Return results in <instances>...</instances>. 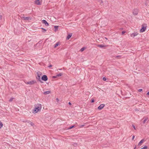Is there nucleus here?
<instances>
[{
    "instance_id": "obj_1",
    "label": "nucleus",
    "mask_w": 149,
    "mask_h": 149,
    "mask_svg": "<svg viewBox=\"0 0 149 149\" xmlns=\"http://www.w3.org/2000/svg\"><path fill=\"white\" fill-rule=\"evenodd\" d=\"M42 106L40 104H36L33 110V112L35 113H37L38 111L41 109Z\"/></svg>"
},
{
    "instance_id": "obj_2",
    "label": "nucleus",
    "mask_w": 149,
    "mask_h": 149,
    "mask_svg": "<svg viewBox=\"0 0 149 149\" xmlns=\"http://www.w3.org/2000/svg\"><path fill=\"white\" fill-rule=\"evenodd\" d=\"M146 27V25L145 24H143L142 26V28L140 30V31L141 32H144Z\"/></svg>"
},
{
    "instance_id": "obj_3",
    "label": "nucleus",
    "mask_w": 149,
    "mask_h": 149,
    "mask_svg": "<svg viewBox=\"0 0 149 149\" xmlns=\"http://www.w3.org/2000/svg\"><path fill=\"white\" fill-rule=\"evenodd\" d=\"M37 77H36L37 79L39 81H41L40 76L42 75V73L40 72H37Z\"/></svg>"
},
{
    "instance_id": "obj_4",
    "label": "nucleus",
    "mask_w": 149,
    "mask_h": 149,
    "mask_svg": "<svg viewBox=\"0 0 149 149\" xmlns=\"http://www.w3.org/2000/svg\"><path fill=\"white\" fill-rule=\"evenodd\" d=\"M36 83V81L35 80H32L31 81L27 82L26 83L27 84L30 85H33L34 84Z\"/></svg>"
},
{
    "instance_id": "obj_5",
    "label": "nucleus",
    "mask_w": 149,
    "mask_h": 149,
    "mask_svg": "<svg viewBox=\"0 0 149 149\" xmlns=\"http://www.w3.org/2000/svg\"><path fill=\"white\" fill-rule=\"evenodd\" d=\"M138 13V10L137 9H135L133 11V14L134 15H137Z\"/></svg>"
},
{
    "instance_id": "obj_6",
    "label": "nucleus",
    "mask_w": 149,
    "mask_h": 149,
    "mask_svg": "<svg viewBox=\"0 0 149 149\" xmlns=\"http://www.w3.org/2000/svg\"><path fill=\"white\" fill-rule=\"evenodd\" d=\"M42 79L44 81H46L47 80V77L46 75H43L42 77Z\"/></svg>"
},
{
    "instance_id": "obj_7",
    "label": "nucleus",
    "mask_w": 149,
    "mask_h": 149,
    "mask_svg": "<svg viewBox=\"0 0 149 149\" xmlns=\"http://www.w3.org/2000/svg\"><path fill=\"white\" fill-rule=\"evenodd\" d=\"M105 105L104 104H102L98 107V109L99 110H101L104 107Z\"/></svg>"
},
{
    "instance_id": "obj_8",
    "label": "nucleus",
    "mask_w": 149,
    "mask_h": 149,
    "mask_svg": "<svg viewBox=\"0 0 149 149\" xmlns=\"http://www.w3.org/2000/svg\"><path fill=\"white\" fill-rule=\"evenodd\" d=\"M35 3L37 5H40L41 3L40 0H36L35 1Z\"/></svg>"
},
{
    "instance_id": "obj_9",
    "label": "nucleus",
    "mask_w": 149,
    "mask_h": 149,
    "mask_svg": "<svg viewBox=\"0 0 149 149\" xmlns=\"http://www.w3.org/2000/svg\"><path fill=\"white\" fill-rule=\"evenodd\" d=\"M62 75V73H60L59 74L56 75V76H53V78H57L61 76Z\"/></svg>"
},
{
    "instance_id": "obj_10",
    "label": "nucleus",
    "mask_w": 149,
    "mask_h": 149,
    "mask_svg": "<svg viewBox=\"0 0 149 149\" xmlns=\"http://www.w3.org/2000/svg\"><path fill=\"white\" fill-rule=\"evenodd\" d=\"M138 34V33L137 32H134L131 35V37H134L135 36H137Z\"/></svg>"
},
{
    "instance_id": "obj_11",
    "label": "nucleus",
    "mask_w": 149,
    "mask_h": 149,
    "mask_svg": "<svg viewBox=\"0 0 149 149\" xmlns=\"http://www.w3.org/2000/svg\"><path fill=\"white\" fill-rule=\"evenodd\" d=\"M42 23L44 24L46 26H48L49 24L47 21L45 20H42Z\"/></svg>"
},
{
    "instance_id": "obj_12",
    "label": "nucleus",
    "mask_w": 149,
    "mask_h": 149,
    "mask_svg": "<svg viewBox=\"0 0 149 149\" xmlns=\"http://www.w3.org/2000/svg\"><path fill=\"white\" fill-rule=\"evenodd\" d=\"M144 139H142L138 143V146H140L141 145V144L144 142Z\"/></svg>"
},
{
    "instance_id": "obj_13",
    "label": "nucleus",
    "mask_w": 149,
    "mask_h": 149,
    "mask_svg": "<svg viewBox=\"0 0 149 149\" xmlns=\"http://www.w3.org/2000/svg\"><path fill=\"white\" fill-rule=\"evenodd\" d=\"M72 36V34H69L66 38V39L68 40H69Z\"/></svg>"
},
{
    "instance_id": "obj_14",
    "label": "nucleus",
    "mask_w": 149,
    "mask_h": 149,
    "mask_svg": "<svg viewBox=\"0 0 149 149\" xmlns=\"http://www.w3.org/2000/svg\"><path fill=\"white\" fill-rule=\"evenodd\" d=\"M97 47H101V48H103V47H106L105 45H97Z\"/></svg>"
},
{
    "instance_id": "obj_15",
    "label": "nucleus",
    "mask_w": 149,
    "mask_h": 149,
    "mask_svg": "<svg viewBox=\"0 0 149 149\" xmlns=\"http://www.w3.org/2000/svg\"><path fill=\"white\" fill-rule=\"evenodd\" d=\"M31 18L29 17H26V18L25 19V20H31Z\"/></svg>"
},
{
    "instance_id": "obj_16",
    "label": "nucleus",
    "mask_w": 149,
    "mask_h": 149,
    "mask_svg": "<svg viewBox=\"0 0 149 149\" xmlns=\"http://www.w3.org/2000/svg\"><path fill=\"white\" fill-rule=\"evenodd\" d=\"M58 26H54V31L56 32L58 30Z\"/></svg>"
},
{
    "instance_id": "obj_17",
    "label": "nucleus",
    "mask_w": 149,
    "mask_h": 149,
    "mask_svg": "<svg viewBox=\"0 0 149 149\" xmlns=\"http://www.w3.org/2000/svg\"><path fill=\"white\" fill-rule=\"evenodd\" d=\"M50 93V91H45L44 93V94L45 95H47L49 94Z\"/></svg>"
},
{
    "instance_id": "obj_18",
    "label": "nucleus",
    "mask_w": 149,
    "mask_h": 149,
    "mask_svg": "<svg viewBox=\"0 0 149 149\" xmlns=\"http://www.w3.org/2000/svg\"><path fill=\"white\" fill-rule=\"evenodd\" d=\"M59 45V42H57L56 44H55L54 46V48H56Z\"/></svg>"
},
{
    "instance_id": "obj_19",
    "label": "nucleus",
    "mask_w": 149,
    "mask_h": 149,
    "mask_svg": "<svg viewBox=\"0 0 149 149\" xmlns=\"http://www.w3.org/2000/svg\"><path fill=\"white\" fill-rule=\"evenodd\" d=\"M28 123L31 124V125L32 126H33L34 125V124L33 123L31 122V121H29Z\"/></svg>"
},
{
    "instance_id": "obj_20",
    "label": "nucleus",
    "mask_w": 149,
    "mask_h": 149,
    "mask_svg": "<svg viewBox=\"0 0 149 149\" xmlns=\"http://www.w3.org/2000/svg\"><path fill=\"white\" fill-rule=\"evenodd\" d=\"M85 48L84 47L82 48L80 50V51L81 52H82L85 50Z\"/></svg>"
},
{
    "instance_id": "obj_21",
    "label": "nucleus",
    "mask_w": 149,
    "mask_h": 149,
    "mask_svg": "<svg viewBox=\"0 0 149 149\" xmlns=\"http://www.w3.org/2000/svg\"><path fill=\"white\" fill-rule=\"evenodd\" d=\"M3 124L1 122H0V129L2 128L3 127Z\"/></svg>"
},
{
    "instance_id": "obj_22",
    "label": "nucleus",
    "mask_w": 149,
    "mask_h": 149,
    "mask_svg": "<svg viewBox=\"0 0 149 149\" xmlns=\"http://www.w3.org/2000/svg\"><path fill=\"white\" fill-rule=\"evenodd\" d=\"M14 99L13 97H12L10 98V99L9 100V101L10 102H11Z\"/></svg>"
},
{
    "instance_id": "obj_23",
    "label": "nucleus",
    "mask_w": 149,
    "mask_h": 149,
    "mask_svg": "<svg viewBox=\"0 0 149 149\" xmlns=\"http://www.w3.org/2000/svg\"><path fill=\"white\" fill-rule=\"evenodd\" d=\"M148 148V147L147 146H145L144 147H143L142 148H141L140 149H146Z\"/></svg>"
},
{
    "instance_id": "obj_24",
    "label": "nucleus",
    "mask_w": 149,
    "mask_h": 149,
    "mask_svg": "<svg viewBox=\"0 0 149 149\" xmlns=\"http://www.w3.org/2000/svg\"><path fill=\"white\" fill-rule=\"evenodd\" d=\"M148 119V118H146L143 121L144 123H145V122Z\"/></svg>"
},
{
    "instance_id": "obj_25",
    "label": "nucleus",
    "mask_w": 149,
    "mask_h": 149,
    "mask_svg": "<svg viewBox=\"0 0 149 149\" xmlns=\"http://www.w3.org/2000/svg\"><path fill=\"white\" fill-rule=\"evenodd\" d=\"M25 18H26V17H24V16H22V19H24V20H25Z\"/></svg>"
},
{
    "instance_id": "obj_26",
    "label": "nucleus",
    "mask_w": 149,
    "mask_h": 149,
    "mask_svg": "<svg viewBox=\"0 0 149 149\" xmlns=\"http://www.w3.org/2000/svg\"><path fill=\"white\" fill-rule=\"evenodd\" d=\"M142 89H140L138 90V91L139 92H141L142 91Z\"/></svg>"
},
{
    "instance_id": "obj_27",
    "label": "nucleus",
    "mask_w": 149,
    "mask_h": 149,
    "mask_svg": "<svg viewBox=\"0 0 149 149\" xmlns=\"http://www.w3.org/2000/svg\"><path fill=\"white\" fill-rule=\"evenodd\" d=\"M103 79L104 81H105L106 80V78L105 77H104L103 78Z\"/></svg>"
},
{
    "instance_id": "obj_28",
    "label": "nucleus",
    "mask_w": 149,
    "mask_h": 149,
    "mask_svg": "<svg viewBox=\"0 0 149 149\" xmlns=\"http://www.w3.org/2000/svg\"><path fill=\"white\" fill-rule=\"evenodd\" d=\"M125 33V31H123L122 32V35L124 34Z\"/></svg>"
},
{
    "instance_id": "obj_29",
    "label": "nucleus",
    "mask_w": 149,
    "mask_h": 149,
    "mask_svg": "<svg viewBox=\"0 0 149 149\" xmlns=\"http://www.w3.org/2000/svg\"><path fill=\"white\" fill-rule=\"evenodd\" d=\"M74 126H72L71 127H70L68 129H72V128H73L74 127Z\"/></svg>"
},
{
    "instance_id": "obj_30",
    "label": "nucleus",
    "mask_w": 149,
    "mask_h": 149,
    "mask_svg": "<svg viewBox=\"0 0 149 149\" xmlns=\"http://www.w3.org/2000/svg\"><path fill=\"white\" fill-rule=\"evenodd\" d=\"M100 4H101V5H102V0H100Z\"/></svg>"
},
{
    "instance_id": "obj_31",
    "label": "nucleus",
    "mask_w": 149,
    "mask_h": 149,
    "mask_svg": "<svg viewBox=\"0 0 149 149\" xmlns=\"http://www.w3.org/2000/svg\"><path fill=\"white\" fill-rule=\"evenodd\" d=\"M132 127H133V128L135 130L136 128H135V127L134 125H132Z\"/></svg>"
},
{
    "instance_id": "obj_32",
    "label": "nucleus",
    "mask_w": 149,
    "mask_h": 149,
    "mask_svg": "<svg viewBox=\"0 0 149 149\" xmlns=\"http://www.w3.org/2000/svg\"><path fill=\"white\" fill-rule=\"evenodd\" d=\"M46 30H45V29H44V30H43L42 31V32H46Z\"/></svg>"
},
{
    "instance_id": "obj_33",
    "label": "nucleus",
    "mask_w": 149,
    "mask_h": 149,
    "mask_svg": "<svg viewBox=\"0 0 149 149\" xmlns=\"http://www.w3.org/2000/svg\"><path fill=\"white\" fill-rule=\"evenodd\" d=\"M91 102H94V99H92V100H91Z\"/></svg>"
},
{
    "instance_id": "obj_34",
    "label": "nucleus",
    "mask_w": 149,
    "mask_h": 149,
    "mask_svg": "<svg viewBox=\"0 0 149 149\" xmlns=\"http://www.w3.org/2000/svg\"><path fill=\"white\" fill-rule=\"evenodd\" d=\"M134 136H132V140H133L134 139Z\"/></svg>"
},
{
    "instance_id": "obj_35",
    "label": "nucleus",
    "mask_w": 149,
    "mask_h": 149,
    "mask_svg": "<svg viewBox=\"0 0 149 149\" xmlns=\"http://www.w3.org/2000/svg\"><path fill=\"white\" fill-rule=\"evenodd\" d=\"M52 65H50L48 66V67H49V68H50V67H52Z\"/></svg>"
},
{
    "instance_id": "obj_36",
    "label": "nucleus",
    "mask_w": 149,
    "mask_h": 149,
    "mask_svg": "<svg viewBox=\"0 0 149 149\" xmlns=\"http://www.w3.org/2000/svg\"><path fill=\"white\" fill-rule=\"evenodd\" d=\"M2 18V17L1 15H0V19H1Z\"/></svg>"
},
{
    "instance_id": "obj_37",
    "label": "nucleus",
    "mask_w": 149,
    "mask_h": 149,
    "mask_svg": "<svg viewBox=\"0 0 149 149\" xmlns=\"http://www.w3.org/2000/svg\"><path fill=\"white\" fill-rule=\"evenodd\" d=\"M68 104L70 105H71V103H70V102H69V103H68Z\"/></svg>"
},
{
    "instance_id": "obj_38",
    "label": "nucleus",
    "mask_w": 149,
    "mask_h": 149,
    "mask_svg": "<svg viewBox=\"0 0 149 149\" xmlns=\"http://www.w3.org/2000/svg\"><path fill=\"white\" fill-rule=\"evenodd\" d=\"M147 95H149V91L147 93Z\"/></svg>"
},
{
    "instance_id": "obj_39",
    "label": "nucleus",
    "mask_w": 149,
    "mask_h": 149,
    "mask_svg": "<svg viewBox=\"0 0 149 149\" xmlns=\"http://www.w3.org/2000/svg\"><path fill=\"white\" fill-rule=\"evenodd\" d=\"M84 126V125H81L80 126V127H83Z\"/></svg>"
},
{
    "instance_id": "obj_40",
    "label": "nucleus",
    "mask_w": 149,
    "mask_h": 149,
    "mask_svg": "<svg viewBox=\"0 0 149 149\" xmlns=\"http://www.w3.org/2000/svg\"><path fill=\"white\" fill-rule=\"evenodd\" d=\"M136 146H135L134 149H136Z\"/></svg>"
},
{
    "instance_id": "obj_41",
    "label": "nucleus",
    "mask_w": 149,
    "mask_h": 149,
    "mask_svg": "<svg viewBox=\"0 0 149 149\" xmlns=\"http://www.w3.org/2000/svg\"><path fill=\"white\" fill-rule=\"evenodd\" d=\"M41 29H43V30H44V29H43V28H41Z\"/></svg>"
},
{
    "instance_id": "obj_42",
    "label": "nucleus",
    "mask_w": 149,
    "mask_h": 149,
    "mask_svg": "<svg viewBox=\"0 0 149 149\" xmlns=\"http://www.w3.org/2000/svg\"><path fill=\"white\" fill-rule=\"evenodd\" d=\"M56 100H58V98H56Z\"/></svg>"
}]
</instances>
